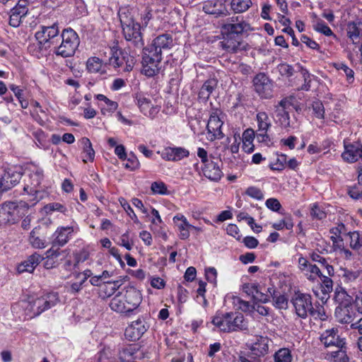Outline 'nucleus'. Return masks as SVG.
<instances>
[{"label":"nucleus","mask_w":362,"mask_h":362,"mask_svg":"<svg viewBox=\"0 0 362 362\" xmlns=\"http://www.w3.org/2000/svg\"><path fill=\"white\" fill-rule=\"evenodd\" d=\"M211 323L220 332L229 333L247 329V322L240 313H217L212 318Z\"/></svg>","instance_id":"obj_1"},{"label":"nucleus","mask_w":362,"mask_h":362,"mask_svg":"<svg viewBox=\"0 0 362 362\" xmlns=\"http://www.w3.org/2000/svg\"><path fill=\"white\" fill-rule=\"evenodd\" d=\"M80 43L77 33L71 28L64 29L59 42L52 49L54 54L63 58L74 55Z\"/></svg>","instance_id":"obj_2"},{"label":"nucleus","mask_w":362,"mask_h":362,"mask_svg":"<svg viewBox=\"0 0 362 362\" xmlns=\"http://www.w3.org/2000/svg\"><path fill=\"white\" fill-rule=\"evenodd\" d=\"M119 18L125 39L132 42L136 48L143 49L144 42L141 33V25L125 15H120Z\"/></svg>","instance_id":"obj_3"},{"label":"nucleus","mask_w":362,"mask_h":362,"mask_svg":"<svg viewBox=\"0 0 362 362\" xmlns=\"http://www.w3.org/2000/svg\"><path fill=\"white\" fill-rule=\"evenodd\" d=\"M111 57L109 58V64L119 71H131L136 63V53L130 54L125 50H121L116 47L110 49Z\"/></svg>","instance_id":"obj_4"},{"label":"nucleus","mask_w":362,"mask_h":362,"mask_svg":"<svg viewBox=\"0 0 362 362\" xmlns=\"http://www.w3.org/2000/svg\"><path fill=\"white\" fill-rule=\"evenodd\" d=\"M58 25L54 23L50 26H42L41 30L36 32L35 37L40 46L45 49H52L60 39Z\"/></svg>","instance_id":"obj_5"},{"label":"nucleus","mask_w":362,"mask_h":362,"mask_svg":"<svg viewBox=\"0 0 362 362\" xmlns=\"http://www.w3.org/2000/svg\"><path fill=\"white\" fill-rule=\"evenodd\" d=\"M144 49V48L142 49ZM162 55L156 50L144 49L142 57V73L146 76L151 77L158 74L160 69Z\"/></svg>","instance_id":"obj_6"},{"label":"nucleus","mask_w":362,"mask_h":362,"mask_svg":"<svg viewBox=\"0 0 362 362\" xmlns=\"http://www.w3.org/2000/svg\"><path fill=\"white\" fill-rule=\"evenodd\" d=\"M59 301L57 293H50L40 298L29 301L28 309L37 316L46 310L54 306Z\"/></svg>","instance_id":"obj_7"},{"label":"nucleus","mask_w":362,"mask_h":362,"mask_svg":"<svg viewBox=\"0 0 362 362\" xmlns=\"http://www.w3.org/2000/svg\"><path fill=\"white\" fill-rule=\"evenodd\" d=\"M291 303L298 317L305 319L313 309L312 296L308 293L296 292L291 298Z\"/></svg>","instance_id":"obj_8"},{"label":"nucleus","mask_w":362,"mask_h":362,"mask_svg":"<svg viewBox=\"0 0 362 362\" xmlns=\"http://www.w3.org/2000/svg\"><path fill=\"white\" fill-rule=\"evenodd\" d=\"M250 23L246 22L243 16H233L227 20V22L222 25V34L230 35H239L243 33L252 30Z\"/></svg>","instance_id":"obj_9"},{"label":"nucleus","mask_w":362,"mask_h":362,"mask_svg":"<svg viewBox=\"0 0 362 362\" xmlns=\"http://www.w3.org/2000/svg\"><path fill=\"white\" fill-rule=\"evenodd\" d=\"M292 103L288 98H284L275 105L276 117L280 126L286 129L295 128V122L291 121L289 116V110Z\"/></svg>","instance_id":"obj_10"},{"label":"nucleus","mask_w":362,"mask_h":362,"mask_svg":"<svg viewBox=\"0 0 362 362\" xmlns=\"http://www.w3.org/2000/svg\"><path fill=\"white\" fill-rule=\"evenodd\" d=\"M223 122L220 119L218 112H214L211 114L206 125L207 139L210 141L220 140L224 137L221 128Z\"/></svg>","instance_id":"obj_11"},{"label":"nucleus","mask_w":362,"mask_h":362,"mask_svg":"<svg viewBox=\"0 0 362 362\" xmlns=\"http://www.w3.org/2000/svg\"><path fill=\"white\" fill-rule=\"evenodd\" d=\"M18 206L15 202L0 204V225L13 224L19 218Z\"/></svg>","instance_id":"obj_12"},{"label":"nucleus","mask_w":362,"mask_h":362,"mask_svg":"<svg viewBox=\"0 0 362 362\" xmlns=\"http://www.w3.org/2000/svg\"><path fill=\"white\" fill-rule=\"evenodd\" d=\"M344 147L341 158L345 162L354 163L359 160L362 161V144L360 142L348 143L344 141Z\"/></svg>","instance_id":"obj_13"},{"label":"nucleus","mask_w":362,"mask_h":362,"mask_svg":"<svg viewBox=\"0 0 362 362\" xmlns=\"http://www.w3.org/2000/svg\"><path fill=\"white\" fill-rule=\"evenodd\" d=\"M223 40L219 42L220 47L229 53H237L245 49V44L238 35L223 34Z\"/></svg>","instance_id":"obj_14"},{"label":"nucleus","mask_w":362,"mask_h":362,"mask_svg":"<svg viewBox=\"0 0 362 362\" xmlns=\"http://www.w3.org/2000/svg\"><path fill=\"white\" fill-rule=\"evenodd\" d=\"M253 83L255 91L260 97L269 98L272 96V84L265 74H257L255 77Z\"/></svg>","instance_id":"obj_15"},{"label":"nucleus","mask_w":362,"mask_h":362,"mask_svg":"<svg viewBox=\"0 0 362 362\" xmlns=\"http://www.w3.org/2000/svg\"><path fill=\"white\" fill-rule=\"evenodd\" d=\"M28 12V2L27 0H19L11 10L9 25L17 28L21 23V20Z\"/></svg>","instance_id":"obj_16"},{"label":"nucleus","mask_w":362,"mask_h":362,"mask_svg":"<svg viewBox=\"0 0 362 362\" xmlns=\"http://www.w3.org/2000/svg\"><path fill=\"white\" fill-rule=\"evenodd\" d=\"M78 230L77 227L59 226L53 233L52 246L63 247L70 240L71 235Z\"/></svg>","instance_id":"obj_17"},{"label":"nucleus","mask_w":362,"mask_h":362,"mask_svg":"<svg viewBox=\"0 0 362 362\" xmlns=\"http://www.w3.org/2000/svg\"><path fill=\"white\" fill-rule=\"evenodd\" d=\"M22 175L21 170L14 167L8 168L5 170L0 178V183L4 190L8 191L16 186L21 179Z\"/></svg>","instance_id":"obj_18"},{"label":"nucleus","mask_w":362,"mask_h":362,"mask_svg":"<svg viewBox=\"0 0 362 362\" xmlns=\"http://www.w3.org/2000/svg\"><path fill=\"white\" fill-rule=\"evenodd\" d=\"M337 328L325 330L320 337L321 342L326 346L342 347L346 344L345 339L338 334Z\"/></svg>","instance_id":"obj_19"},{"label":"nucleus","mask_w":362,"mask_h":362,"mask_svg":"<svg viewBox=\"0 0 362 362\" xmlns=\"http://www.w3.org/2000/svg\"><path fill=\"white\" fill-rule=\"evenodd\" d=\"M148 327L146 322L139 318L132 322L125 329V337L130 341L139 339L141 336L147 331Z\"/></svg>","instance_id":"obj_20"},{"label":"nucleus","mask_w":362,"mask_h":362,"mask_svg":"<svg viewBox=\"0 0 362 362\" xmlns=\"http://www.w3.org/2000/svg\"><path fill=\"white\" fill-rule=\"evenodd\" d=\"M256 119L258 126L257 139L260 141L269 140L267 132L271 128L272 123L268 115L265 112H259L256 115Z\"/></svg>","instance_id":"obj_21"},{"label":"nucleus","mask_w":362,"mask_h":362,"mask_svg":"<svg viewBox=\"0 0 362 362\" xmlns=\"http://www.w3.org/2000/svg\"><path fill=\"white\" fill-rule=\"evenodd\" d=\"M163 159L167 161H178L189 156V151L182 147H166L158 151Z\"/></svg>","instance_id":"obj_22"},{"label":"nucleus","mask_w":362,"mask_h":362,"mask_svg":"<svg viewBox=\"0 0 362 362\" xmlns=\"http://www.w3.org/2000/svg\"><path fill=\"white\" fill-rule=\"evenodd\" d=\"M214 157L210 156V161L204 164L202 171L206 177L212 181H218L223 176V173L220 168L219 163L221 160H214Z\"/></svg>","instance_id":"obj_23"},{"label":"nucleus","mask_w":362,"mask_h":362,"mask_svg":"<svg viewBox=\"0 0 362 362\" xmlns=\"http://www.w3.org/2000/svg\"><path fill=\"white\" fill-rule=\"evenodd\" d=\"M126 299L127 305L129 307L131 313L134 311L141 304L142 297L140 291L134 286H129L122 290Z\"/></svg>","instance_id":"obj_24"},{"label":"nucleus","mask_w":362,"mask_h":362,"mask_svg":"<svg viewBox=\"0 0 362 362\" xmlns=\"http://www.w3.org/2000/svg\"><path fill=\"white\" fill-rule=\"evenodd\" d=\"M334 316L337 321L341 324H351L357 317L356 313L351 305L337 307L334 311Z\"/></svg>","instance_id":"obj_25"},{"label":"nucleus","mask_w":362,"mask_h":362,"mask_svg":"<svg viewBox=\"0 0 362 362\" xmlns=\"http://www.w3.org/2000/svg\"><path fill=\"white\" fill-rule=\"evenodd\" d=\"M173 45V40L172 35L170 34H163L156 37L151 45L149 47L153 50H156L157 52L160 53L162 55L163 52L169 50Z\"/></svg>","instance_id":"obj_26"},{"label":"nucleus","mask_w":362,"mask_h":362,"mask_svg":"<svg viewBox=\"0 0 362 362\" xmlns=\"http://www.w3.org/2000/svg\"><path fill=\"white\" fill-rule=\"evenodd\" d=\"M126 299L122 291L117 292L110 300L109 305L111 310L117 313L129 315L131 313L129 307L127 305Z\"/></svg>","instance_id":"obj_27"},{"label":"nucleus","mask_w":362,"mask_h":362,"mask_svg":"<svg viewBox=\"0 0 362 362\" xmlns=\"http://www.w3.org/2000/svg\"><path fill=\"white\" fill-rule=\"evenodd\" d=\"M42 259L43 257L40 255L34 253L30 255L26 260L20 264L18 266L17 270L18 273H32Z\"/></svg>","instance_id":"obj_28"},{"label":"nucleus","mask_w":362,"mask_h":362,"mask_svg":"<svg viewBox=\"0 0 362 362\" xmlns=\"http://www.w3.org/2000/svg\"><path fill=\"white\" fill-rule=\"evenodd\" d=\"M333 299L338 305L337 307L351 305L354 302L352 296L348 294L346 289L341 286L335 288Z\"/></svg>","instance_id":"obj_29"},{"label":"nucleus","mask_w":362,"mask_h":362,"mask_svg":"<svg viewBox=\"0 0 362 362\" xmlns=\"http://www.w3.org/2000/svg\"><path fill=\"white\" fill-rule=\"evenodd\" d=\"M269 340L267 337H258L251 346L252 354L260 356L265 355L269 350Z\"/></svg>","instance_id":"obj_30"},{"label":"nucleus","mask_w":362,"mask_h":362,"mask_svg":"<svg viewBox=\"0 0 362 362\" xmlns=\"http://www.w3.org/2000/svg\"><path fill=\"white\" fill-rule=\"evenodd\" d=\"M106 64L96 57H90L86 62V69L90 73H106Z\"/></svg>","instance_id":"obj_31"},{"label":"nucleus","mask_w":362,"mask_h":362,"mask_svg":"<svg viewBox=\"0 0 362 362\" xmlns=\"http://www.w3.org/2000/svg\"><path fill=\"white\" fill-rule=\"evenodd\" d=\"M218 85V81L216 78H209L206 80L202 85L199 93V98L204 100H207L210 95L216 89Z\"/></svg>","instance_id":"obj_32"},{"label":"nucleus","mask_w":362,"mask_h":362,"mask_svg":"<svg viewBox=\"0 0 362 362\" xmlns=\"http://www.w3.org/2000/svg\"><path fill=\"white\" fill-rule=\"evenodd\" d=\"M80 141L83 146V162L87 163L88 161H93L95 151L92 147L90 139L86 137H83Z\"/></svg>","instance_id":"obj_33"},{"label":"nucleus","mask_w":362,"mask_h":362,"mask_svg":"<svg viewBox=\"0 0 362 362\" xmlns=\"http://www.w3.org/2000/svg\"><path fill=\"white\" fill-rule=\"evenodd\" d=\"M347 36L354 45H358L362 42V33L356 23L351 22L347 25Z\"/></svg>","instance_id":"obj_34"},{"label":"nucleus","mask_w":362,"mask_h":362,"mask_svg":"<svg viewBox=\"0 0 362 362\" xmlns=\"http://www.w3.org/2000/svg\"><path fill=\"white\" fill-rule=\"evenodd\" d=\"M337 350L332 351L327 354L328 358L332 362H349V358L346 354L345 345L342 347H337Z\"/></svg>","instance_id":"obj_35"},{"label":"nucleus","mask_w":362,"mask_h":362,"mask_svg":"<svg viewBox=\"0 0 362 362\" xmlns=\"http://www.w3.org/2000/svg\"><path fill=\"white\" fill-rule=\"evenodd\" d=\"M30 178L33 179L32 185L33 187H29V186L26 185L23 187V190L27 193H37V191L35 189L37 186L40 184L41 180L43 178V171L41 169H36L35 171H33L30 174Z\"/></svg>","instance_id":"obj_36"},{"label":"nucleus","mask_w":362,"mask_h":362,"mask_svg":"<svg viewBox=\"0 0 362 362\" xmlns=\"http://www.w3.org/2000/svg\"><path fill=\"white\" fill-rule=\"evenodd\" d=\"M309 315L315 320L325 321L328 318V315L324 306L320 303L315 304V307L313 305V309H311Z\"/></svg>","instance_id":"obj_37"},{"label":"nucleus","mask_w":362,"mask_h":362,"mask_svg":"<svg viewBox=\"0 0 362 362\" xmlns=\"http://www.w3.org/2000/svg\"><path fill=\"white\" fill-rule=\"evenodd\" d=\"M339 271V276L344 282L346 284L354 282L359 277L360 275V272L358 271H352L346 268H341Z\"/></svg>","instance_id":"obj_38"},{"label":"nucleus","mask_w":362,"mask_h":362,"mask_svg":"<svg viewBox=\"0 0 362 362\" xmlns=\"http://www.w3.org/2000/svg\"><path fill=\"white\" fill-rule=\"evenodd\" d=\"M231 8L235 13H243L246 11L251 6V0H232Z\"/></svg>","instance_id":"obj_39"},{"label":"nucleus","mask_w":362,"mask_h":362,"mask_svg":"<svg viewBox=\"0 0 362 362\" xmlns=\"http://www.w3.org/2000/svg\"><path fill=\"white\" fill-rule=\"evenodd\" d=\"M292 358L291 352L287 348L280 349L274 354V362H291Z\"/></svg>","instance_id":"obj_40"},{"label":"nucleus","mask_w":362,"mask_h":362,"mask_svg":"<svg viewBox=\"0 0 362 362\" xmlns=\"http://www.w3.org/2000/svg\"><path fill=\"white\" fill-rule=\"evenodd\" d=\"M347 234L350 238L349 245L354 250H358L362 248V236L358 231L348 232Z\"/></svg>","instance_id":"obj_41"},{"label":"nucleus","mask_w":362,"mask_h":362,"mask_svg":"<svg viewBox=\"0 0 362 362\" xmlns=\"http://www.w3.org/2000/svg\"><path fill=\"white\" fill-rule=\"evenodd\" d=\"M180 219H182V223L178 225V228L180 232V237L181 239L185 240L188 238V237L189 236V232L188 228H196V227L190 225L187 221V218L184 216L181 215Z\"/></svg>","instance_id":"obj_42"},{"label":"nucleus","mask_w":362,"mask_h":362,"mask_svg":"<svg viewBox=\"0 0 362 362\" xmlns=\"http://www.w3.org/2000/svg\"><path fill=\"white\" fill-rule=\"evenodd\" d=\"M151 189L153 194L165 195L170 193L167 185L162 181L153 182L151 184Z\"/></svg>","instance_id":"obj_43"},{"label":"nucleus","mask_w":362,"mask_h":362,"mask_svg":"<svg viewBox=\"0 0 362 362\" xmlns=\"http://www.w3.org/2000/svg\"><path fill=\"white\" fill-rule=\"evenodd\" d=\"M36 228L33 229L29 237L30 243L35 248H45L46 247L45 241L41 239L40 237L36 236Z\"/></svg>","instance_id":"obj_44"},{"label":"nucleus","mask_w":362,"mask_h":362,"mask_svg":"<svg viewBox=\"0 0 362 362\" xmlns=\"http://www.w3.org/2000/svg\"><path fill=\"white\" fill-rule=\"evenodd\" d=\"M233 304L243 312L250 311L252 307L248 301L243 300L238 296L233 297Z\"/></svg>","instance_id":"obj_45"},{"label":"nucleus","mask_w":362,"mask_h":362,"mask_svg":"<svg viewBox=\"0 0 362 362\" xmlns=\"http://www.w3.org/2000/svg\"><path fill=\"white\" fill-rule=\"evenodd\" d=\"M217 6H221L218 1H208L204 6L203 9L206 13L218 15L221 13V11L216 8Z\"/></svg>","instance_id":"obj_46"},{"label":"nucleus","mask_w":362,"mask_h":362,"mask_svg":"<svg viewBox=\"0 0 362 362\" xmlns=\"http://www.w3.org/2000/svg\"><path fill=\"white\" fill-rule=\"evenodd\" d=\"M335 67L337 70L342 71L345 74L349 83H352L354 81V72L351 69L343 63L336 64Z\"/></svg>","instance_id":"obj_47"},{"label":"nucleus","mask_w":362,"mask_h":362,"mask_svg":"<svg viewBox=\"0 0 362 362\" xmlns=\"http://www.w3.org/2000/svg\"><path fill=\"white\" fill-rule=\"evenodd\" d=\"M314 29L317 32L322 33L326 36H332L334 35L330 28L327 26L322 21H318L314 25Z\"/></svg>","instance_id":"obj_48"},{"label":"nucleus","mask_w":362,"mask_h":362,"mask_svg":"<svg viewBox=\"0 0 362 362\" xmlns=\"http://www.w3.org/2000/svg\"><path fill=\"white\" fill-rule=\"evenodd\" d=\"M117 107L118 104L117 102L108 99L107 102L103 103V104L100 105L101 113L103 115H105L107 112H113L115 110H117Z\"/></svg>","instance_id":"obj_49"},{"label":"nucleus","mask_w":362,"mask_h":362,"mask_svg":"<svg viewBox=\"0 0 362 362\" xmlns=\"http://www.w3.org/2000/svg\"><path fill=\"white\" fill-rule=\"evenodd\" d=\"M305 271L310 272V274L308 273L305 274L307 275L308 279L312 281H314L317 277H321L322 275L320 268L315 264H310Z\"/></svg>","instance_id":"obj_50"},{"label":"nucleus","mask_w":362,"mask_h":362,"mask_svg":"<svg viewBox=\"0 0 362 362\" xmlns=\"http://www.w3.org/2000/svg\"><path fill=\"white\" fill-rule=\"evenodd\" d=\"M310 216L313 219L322 220L326 218L325 212L322 210L317 204H313L310 209Z\"/></svg>","instance_id":"obj_51"},{"label":"nucleus","mask_w":362,"mask_h":362,"mask_svg":"<svg viewBox=\"0 0 362 362\" xmlns=\"http://www.w3.org/2000/svg\"><path fill=\"white\" fill-rule=\"evenodd\" d=\"M245 194L257 200H261L264 198V194L261 189L257 187L253 186L247 188Z\"/></svg>","instance_id":"obj_52"},{"label":"nucleus","mask_w":362,"mask_h":362,"mask_svg":"<svg viewBox=\"0 0 362 362\" xmlns=\"http://www.w3.org/2000/svg\"><path fill=\"white\" fill-rule=\"evenodd\" d=\"M274 305L278 309H286L288 308V299L285 295L274 296Z\"/></svg>","instance_id":"obj_53"},{"label":"nucleus","mask_w":362,"mask_h":362,"mask_svg":"<svg viewBox=\"0 0 362 362\" xmlns=\"http://www.w3.org/2000/svg\"><path fill=\"white\" fill-rule=\"evenodd\" d=\"M312 108L316 117L323 119L325 115V108L322 102L317 100L312 104Z\"/></svg>","instance_id":"obj_54"},{"label":"nucleus","mask_w":362,"mask_h":362,"mask_svg":"<svg viewBox=\"0 0 362 362\" xmlns=\"http://www.w3.org/2000/svg\"><path fill=\"white\" fill-rule=\"evenodd\" d=\"M278 70L282 76L291 77L294 74L293 66L288 64H280L278 66Z\"/></svg>","instance_id":"obj_55"},{"label":"nucleus","mask_w":362,"mask_h":362,"mask_svg":"<svg viewBox=\"0 0 362 362\" xmlns=\"http://www.w3.org/2000/svg\"><path fill=\"white\" fill-rule=\"evenodd\" d=\"M136 100L137 105L141 111L144 114V112L150 107L151 101L142 95H137Z\"/></svg>","instance_id":"obj_56"},{"label":"nucleus","mask_w":362,"mask_h":362,"mask_svg":"<svg viewBox=\"0 0 362 362\" xmlns=\"http://www.w3.org/2000/svg\"><path fill=\"white\" fill-rule=\"evenodd\" d=\"M29 52L35 57L37 58H40L43 52L47 49H45L44 47L40 46V43L37 42V44L30 45L28 47Z\"/></svg>","instance_id":"obj_57"},{"label":"nucleus","mask_w":362,"mask_h":362,"mask_svg":"<svg viewBox=\"0 0 362 362\" xmlns=\"http://www.w3.org/2000/svg\"><path fill=\"white\" fill-rule=\"evenodd\" d=\"M120 204H122L124 211L127 213V214L130 216V218L135 222H139L138 218L134 213V210L131 207V206L126 202L124 199H122L120 200Z\"/></svg>","instance_id":"obj_58"},{"label":"nucleus","mask_w":362,"mask_h":362,"mask_svg":"<svg viewBox=\"0 0 362 362\" xmlns=\"http://www.w3.org/2000/svg\"><path fill=\"white\" fill-rule=\"evenodd\" d=\"M259 286V284L255 283L244 284L243 286V291L248 296H251L253 298L255 292H257Z\"/></svg>","instance_id":"obj_59"},{"label":"nucleus","mask_w":362,"mask_h":362,"mask_svg":"<svg viewBox=\"0 0 362 362\" xmlns=\"http://www.w3.org/2000/svg\"><path fill=\"white\" fill-rule=\"evenodd\" d=\"M255 300H257L260 303H266L269 301V296L267 293H264L262 291V288L259 286L257 288V292H255V296L252 298Z\"/></svg>","instance_id":"obj_60"},{"label":"nucleus","mask_w":362,"mask_h":362,"mask_svg":"<svg viewBox=\"0 0 362 362\" xmlns=\"http://www.w3.org/2000/svg\"><path fill=\"white\" fill-rule=\"evenodd\" d=\"M45 210L47 212L57 211H60L63 214H66V212L67 211L65 206L61 204L60 203H57V202L47 204L45 206Z\"/></svg>","instance_id":"obj_61"},{"label":"nucleus","mask_w":362,"mask_h":362,"mask_svg":"<svg viewBox=\"0 0 362 362\" xmlns=\"http://www.w3.org/2000/svg\"><path fill=\"white\" fill-rule=\"evenodd\" d=\"M127 160V162L124 165L126 168L129 169L131 170H134L139 168V162L137 158L134 154L129 155V158Z\"/></svg>","instance_id":"obj_62"},{"label":"nucleus","mask_w":362,"mask_h":362,"mask_svg":"<svg viewBox=\"0 0 362 362\" xmlns=\"http://www.w3.org/2000/svg\"><path fill=\"white\" fill-rule=\"evenodd\" d=\"M205 276L206 280L212 284L216 283L217 271L214 267H209L205 269Z\"/></svg>","instance_id":"obj_63"},{"label":"nucleus","mask_w":362,"mask_h":362,"mask_svg":"<svg viewBox=\"0 0 362 362\" xmlns=\"http://www.w3.org/2000/svg\"><path fill=\"white\" fill-rule=\"evenodd\" d=\"M265 205L268 209L274 211H279L281 207L279 201L275 198L268 199L265 202Z\"/></svg>","instance_id":"obj_64"}]
</instances>
